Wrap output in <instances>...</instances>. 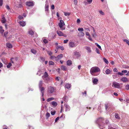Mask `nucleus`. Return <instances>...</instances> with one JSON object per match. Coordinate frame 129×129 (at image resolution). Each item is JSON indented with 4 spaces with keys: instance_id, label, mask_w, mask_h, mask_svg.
I'll use <instances>...</instances> for the list:
<instances>
[{
    "instance_id": "obj_1",
    "label": "nucleus",
    "mask_w": 129,
    "mask_h": 129,
    "mask_svg": "<svg viewBox=\"0 0 129 129\" xmlns=\"http://www.w3.org/2000/svg\"><path fill=\"white\" fill-rule=\"evenodd\" d=\"M95 123L98 124V126L101 129H102L101 126L103 127L105 124H108L109 121L107 119H104L102 117H100L98 119L95 121Z\"/></svg>"
},
{
    "instance_id": "obj_2",
    "label": "nucleus",
    "mask_w": 129,
    "mask_h": 129,
    "mask_svg": "<svg viewBox=\"0 0 129 129\" xmlns=\"http://www.w3.org/2000/svg\"><path fill=\"white\" fill-rule=\"evenodd\" d=\"M100 69L98 67H94L90 69V72L91 75L95 76L94 73H96L100 71Z\"/></svg>"
},
{
    "instance_id": "obj_3",
    "label": "nucleus",
    "mask_w": 129,
    "mask_h": 129,
    "mask_svg": "<svg viewBox=\"0 0 129 129\" xmlns=\"http://www.w3.org/2000/svg\"><path fill=\"white\" fill-rule=\"evenodd\" d=\"M112 86L113 87L117 88H120V84L116 82H113L112 83Z\"/></svg>"
},
{
    "instance_id": "obj_4",
    "label": "nucleus",
    "mask_w": 129,
    "mask_h": 129,
    "mask_svg": "<svg viewBox=\"0 0 129 129\" xmlns=\"http://www.w3.org/2000/svg\"><path fill=\"white\" fill-rule=\"evenodd\" d=\"M54 88L52 86H50L48 89V92L49 93H52L54 92Z\"/></svg>"
},
{
    "instance_id": "obj_5",
    "label": "nucleus",
    "mask_w": 129,
    "mask_h": 129,
    "mask_svg": "<svg viewBox=\"0 0 129 129\" xmlns=\"http://www.w3.org/2000/svg\"><path fill=\"white\" fill-rule=\"evenodd\" d=\"M76 43L72 41H70L69 43V46L70 47L73 48L77 46Z\"/></svg>"
},
{
    "instance_id": "obj_6",
    "label": "nucleus",
    "mask_w": 129,
    "mask_h": 129,
    "mask_svg": "<svg viewBox=\"0 0 129 129\" xmlns=\"http://www.w3.org/2000/svg\"><path fill=\"white\" fill-rule=\"evenodd\" d=\"M48 75L46 72H45L44 75L42 77V78L44 80H48L49 79L48 77Z\"/></svg>"
},
{
    "instance_id": "obj_7",
    "label": "nucleus",
    "mask_w": 129,
    "mask_h": 129,
    "mask_svg": "<svg viewBox=\"0 0 129 129\" xmlns=\"http://www.w3.org/2000/svg\"><path fill=\"white\" fill-rule=\"evenodd\" d=\"M73 56L75 58H78L81 55L79 52L75 51L74 52Z\"/></svg>"
},
{
    "instance_id": "obj_8",
    "label": "nucleus",
    "mask_w": 129,
    "mask_h": 129,
    "mask_svg": "<svg viewBox=\"0 0 129 129\" xmlns=\"http://www.w3.org/2000/svg\"><path fill=\"white\" fill-rule=\"evenodd\" d=\"M63 24H64V23L63 21L61 20H60V22L58 24V25L61 28L62 30H64V28H62Z\"/></svg>"
},
{
    "instance_id": "obj_9",
    "label": "nucleus",
    "mask_w": 129,
    "mask_h": 129,
    "mask_svg": "<svg viewBox=\"0 0 129 129\" xmlns=\"http://www.w3.org/2000/svg\"><path fill=\"white\" fill-rule=\"evenodd\" d=\"M26 5L27 6L31 7L34 5V4L33 2L27 1L26 3Z\"/></svg>"
},
{
    "instance_id": "obj_10",
    "label": "nucleus",
    "mask_w": 129,
    "mask_h": 129,
    "mask_svg": "<svg viewBox=\"0 0 129 129\" xmlns=\"http://www.w3.org/2000/svg\"><path fill=\"white\" fill-rule=\"evenodd\" d=\"M39 88L40 91L42 93V96H44V92L45 88L44 87H41Z\"/></svg>"
},
{
    "instance_id": "obj_11",
    "label": "nucleus",
    "mask_w": 129,
    "mask_h": 129,
    "mask_svg": "<svg viewBox=\"0 0 129 129\" xmlns=\"http://www.w3.org/2000/svg\"><path fill=\"white\" fill-rule=\"evenodd\" d=\"M50 58L52 60L57 61V57L54 55H51Z\"/></svg>"
},
{
    "instance_id": "obj_12",
    "label": "nucleus",
    "mask_w": 129,
    "mask_h": 129,
    "mask_svg": "<svg viewBox=\"0 0 129 129\" xmlns=\"http://www.w3.org/2000/svg\"><path fill=\"white\" fill-rule=\"evenodd\" d=\"M64 106L66 108V111H69L70 110V107L69 105L66 104H64Z\"/></svg>"
},
{
    "instance_id": "obj_13",
    "label": "nucleus",
    "mask_w": 129,
    "mask_h": 129,
    "mask_svg": "<svg viewBox=\"0 0 129 129\" xmlns=\"http://www.w3.org/2000/svg\"><path fill=\"white\" fill-rule=\"evenodd\" d=\"M49 5L48 4H46L45 6V11H47V12L46 13V14H47L48 13V11Z\"/></svg>"
},
{
    "instance_id": "obj_14",
    "label": "nucleus",
    "mask_w": 129,
    "mask_h": 129,
    "mask_svg": "<svg viewBox=\"0 0 129 129\" xmlns=\"http://www.w3.org/2000/svg\"><path fill=\"white\" fill-rule=\"evenodd\" d=\"M92 81L94 84H96L98 81V80L96 78H94L93 80H92Z\"/></svg>"
},
{
    "instance_id": "obj_15",
    "label": "nucleus",
    "mask_w": 129,
    "mask_h": 129,
    "mask_svg": "<svg viewBox=\"0 0 129 129\" xmlns=\"http://www.w3.org/2000/svg\"><path fill=\"white\" fill-rule=\"evenodd\" d=\"M19 23L20 25L22 26H24L25 25V23L24 21H20L19 22Z\"/></svg>"
},
{
    "instance_id": "obj_16",
    "label": "nucleus",
    "mask_w": 129,
    "mask_h": 129,
    "mask_svg": "<svg viewBox=\"0 0 129 129\" xmlns=\"http://www.w3.org/2000/svg\"><path fill=\"white\" fill-rule=\"evenodd\" d=\"M121 80L123 82H126L128 81L127 78L126 77L122 78L121 79Z\"/></svg>"
},
{
    "instance_id": "obj_17",
    "label": "nucleus",
    "mask_w": 129,
    "mask_h": 129,
    "mask_svg": "<svg viewBox=\"0 0 129 129\" xmlns=\"http://www.w3.org/2000/svg\"><path fill=\"white\" fill-rule=\"evenodd\" d=\"M63 55L62 54H61L58 55L57 57V61L61 59L63 57Z\"/></svg>"
},
{
    "instance_id": "obj_18",
    "label": "nucleus",
    "mask_w": 129,
    "mask_h": 129,
    "mask_svg": "<svg viewBox=\"0 0 129 129\" xmlns=\"http://www.w3.org/2000/svg\"><path fill=\"white\" fill-rule=\"evenodd\" d=\"M85 48L87 50L88 52L89 53H90L91 50L90 48L89 47L86 46L85 47Z\"/></svg>"
},
{
    "instance_id": "obj_19",
    "label": "nucleus",
    "mask_w": 129,
    "mask_h": 129,
    "mask_svg": "<svg viewBox=\"0 0 129 129\" xmlns=\"http://www.w3.org/2000/svg\"><path fill=\"white\" fill-rule=\"evenodd\" d=\"M57 33L59 36H63V33L60 31H57Z\"/></svg>"
},
{
    "instance_id": "obj_20",
    "label": "nucleus",
    "mask_w": 129,
    "mask_h": 129,
    "mask_svg": "<svg viewBox=\"0 0 129 129\" xmlns=\"http://www.w3.org/2000/svg\"><path fill=\"white\" fill-rule=\"evenodd\" d=\"M105 72L106 74H109L111 73V71L109 69H107L105 71Z\"/></svg>"
},
{
    "instance_id": "obj_21",
    "label": "nucleus",
    "mask_w": 129,
    "mask_h": 129,
    "mask_svg": "<svg viewBox=\"0 0 129 129\" xmlns=\"http://www.w3.org/2000/svg\"><path fill=\"white\" fill-rule=\"evenodd\" d=\"M71 87V84L68 83L66 84L65 85V88H67L68 89H69V88H70Z\"/></svg>"
},
{
    "instance_id": "obj_22",
    "label": "nucleus",
    "mask_w": 129,
    "mask_h": 129,
    "mask_svg": "<svg viewBox=\"0 0 129 129\" xmlns=\"http://www.w3.org/2000/svg\"><path fill=\"white\" fill-rule=\"evenodd\" d=\"M78 34L79 36L82 37L84 36L85 35L84 33L83 32H80Z\"/></svg>"
},
{
    "instance_id": "obj_23",
    "label": "nucleus",
    "mask_w": 129,
    "mask_h": 129,
    "mask_svg": "<svg viewBox=\"0 0 129 129\" xmlns=\"http://www.w3.org/2000/svg\"><path fill=\"white\" fill-rule=\"evenodd\" d=\"M43 83V81H39V88H40L42 86Z\"/></svg>"
},
{
    "instance_id": "obj_24",
    "label": "nucleus",
    "mask_w": 129,
    "mask_h": 129,
    "mask_svg": "<svg viewBox=\"0 0 129 129\" xmlns=\"http://www.w3.org/2000/svg\"><path fill=\"white\" fill-rule=\"evenodd\" d=\"M109 104L108 103H107L105 104V109L106 110L109 108Z\"/></svg>"
},
{
    "instance_id": "obj_25",
    "label": "nucleus",
    "mask_w": 129,
    "mask_h": 129,
    "mask_svg": "<svg viewBox=\"0 0 129 129\" xmlns=\"http://www.w3.org/2000/svg\"><path fill=\"white\" fill-rule=\"evenodd\" d=\"M72 61L70 60H68L67 61V64L68 66H70L72 64Z\"/></svg>"
},
{
    "instance_id": "obj_26",
    "label": "nucleus",
    "mask_w": 129,
    "mask_h": 129,
    "mask_svg": "<svg viewBox=\"0 0 129 129\" xmlns=\"http://www.w3.org/2000/svg\"><path fill=\"white\" fill-rule=\"evenodd\" d=\"M52 104L54 106H56L57 105V103L54 101H53L52 102Z\"/></svg>"
},
{
    "instance_id": "obj_27",
    "label": "nucleus",
    "mask_w": 129,
    "mask_h": 129,
    "mask_svg": "<svg viewBox=\"0 0 129 129\" xmlns=\"http://www.w3.org/2000/svg\"><path fill=\"white\" fill-rule=\"evenodd\" d=\"M54 99V98H50L48 99L47 100V101L48 102H49L53 100Z\"/></svg>"
},
{
    "instance_id": "obj_28",
    "label": "nucleus",
    "mask_w": 129,
    "mask_h": 129,
    "mask_svg": "<svg viewBox=\"0 0 129 129\" xmlns=\"http://www.w3.org/2000/svg\"><path fill=\"white\" fill-rule=\"evenodd\" d=\"M61 69L63 70H66L67 69V68L66 66H61Z\"/></svg>"
},
{
    "instance_id": "obj_29",
    "label": "nucleus",
    "mask_w": 129,
    "mask_h": 129,
    "mask_svg": "<svg viewBox=\"0 0 129 129\" xmlns=\"http://www.w3.org/2000/svg\"><path fill=\"white\" fill-rule=\"evenodd\" d=\"M9 48H11L12 47V45L10 43H7L6 45Z\"/></svg>"
},
{
    "instance_id": "obj_30",
    "label": "nucleus",
    "mask_w": 129,
    "mask_h": 129,
    "mask_svg": "<svg viewBox=\"0 0 129 129\" xmlns=\"http://www.w3.org/2000/svg\"><path fill=\"white\" fill-rule=\"evenodd\" d=\"M2 22L3 23H5L6 22V19L4 17H3L2 20Z\"/></svg>"
},
{
    "instance_id": "obj_31",
    "label": "nucleus",
    "mask_w": 129,
    "mask_h": 129,
    "mask_svg": "<svg viewBox=\"0 0 129 129\" xmlns=\"http://www.w3.org/2000/svg\"><path fill=\"white\" fill-rule=\"evenodd\" d=\"M29 34L31 35H33L34 34V33L32 30H29L28 31Z\"/></svg>"
},
{
    "instance_id": "obj_32",
    "label": "nucleus",
    "mask_w": 129,
    "mask_h": 129,
    "mask_svg": "<svg viewBox=\"0 0 129 129\" xmlns=\"http://www.w3.org/2000/svg\"><path fill=\"white\" fill-rule=\"evenodd\" d=\"M115 116L116 118L118 119H120V118L118 114L117 113H116L115 114Z\"/></svg>"
},
{
    "instance_id": "obj_33",
    "label": "nucleus",
    "mask_w": 129,
    "mask_h": 129,
    "mask_svg": "<svg viewBox=\"0 0 129 129\" xmlns=\"http://www.w3.org/2000/svg\"><path fill=\"white\" fill-rule=\"evenodd\" d=\"M63 99L66 102L68 101V98L67 96H65L63 98Z\"/></svg>"
},
{
    "instance_id": "obj_34",
    "label": "nucleus",
    "mask_w": 129,
    "mask_h": 129,
    "mask_svg": "<svg viewBox=\"0 0 129 129\" xmlns=\"http://www.w3.org/2000/svg\"><path fill=\"white\" fill-rule=\"evenodd\" d=\"M103 60L104 62H105L107 64H108L109 63L108 61L105 58H103Z\"/></svg>"
},
{
    "instance_id": "obj_35",
    "label": "nucleus",
    "mask_w": 129,
    "mask_h": 129,
    "mask_svg": "<svg viewBox=\"0 0 129 129\" xmlns=\"http://www.w3.org/2000/svg\"><path fill=\"white\" fill-rule=\"evenodd\" d=\"M54 64V63L52 61H49V65H53Z\"/></svg>"
},
{
    "instance_id": "obj_36",
    "label": "nucleus",
    "mask_w": 129,
    "mask_h": 129,
    "mask_svg": "<svg viewBox=\"0 0 129 129\" xmlns=\"http://www.w3.org/2000/svg\"><path fill=\"white\" fill-rule=\"evenodd\" d=\"M78 30L79 31L82 32L84 31V29L82 28H80L78 29Z\"/></svg>"
},
{
    "instance_id": "obj_37",
    "label": "nucleus",
    "mask_w": 129,
    "mask_h": 129,
    "mask_svg": "<svg viewBox=\"0 0 129 129\" xmlns=\"http://www.w3.org/2000/svg\"><path fill=\"white\" fill-rule=\"evenodd\" d=\"M123 41L126 42V43L129 46V41L127 39H124L123 40Z\"/></svg>"
},
{
    "instance_id": "obj_38",
    "label": "nucleus",
    "mask_w": 129,
    "mask_h": 129,
    "mask_svg": "<svg viewBox=\"0 0 129 129\" xmlns=\"http://www.w3.org/2000/svg\"><path fill=\"white\" fill-rule=\"evenodd\" d=\"M95 44L99 49L102 50L101 47L97 43H95Z\"/></svg>"
},
{
    "instance_id": "obj_39",
    "label": "nucleus",
    "mask_w": 129,
    "mask_h": 129,
    "mask_svg": "<svg viewBox=\"0 0 129 129\" xmlns=\"http://www.w3.org/2000/svg\"><path fill=\"white\" fill-rule=\"evenodd\" d=\"M43 42L45 44H46L48 42V41L46 39H44L43 40Z\"/></svg>"
},
{
    "instance_id": "obj_40",
    "label": "nucleus",
    "mask_w": 129,
    "mask_h": 129,
    "mask_svg": "<svg viewBox=\"0 0 129 129\" xmlns=\"http://www.w3.org/2000/svg\"><path fill=\"white\" fill-rule=\"evenodd\" d=\"M31 51L32 53L34 54H36V51L34 49H31Z\"/></svg>"
},
{
    "instance_id": "obj_41",
    "label": "nucleus",
    "mask_w": 129,
    "mask_h": 129,
    "mask_svg": "<svg viewBox=\"0 0 129 129\" xmlns=\"http://www.w3.org/2000/svg\"><path fill=\"white\" fill-rule=\"evenodd\" d=\"M47 53L50 56L52 54V53L50 51H47Z\"/></svg>"
},
{
    "instance_id": "obj_42",
    "label": "nucleus",
    "mask_w": 129,
    "mask_h": 129,
    "mask_svg": "<svg viewBox=\"0 0 129 129\" xmlns=\"http://www.w3.org/2000/svg\"><path fill=\"white\" fill-rule=\"evenodd\" d=\"M12 66V64L11 63H9L8 65L7 66V67L8 68H10V67H11V66Z\"/></svg>"
},
{
    "instance_id": "obj_43",
    "label": "nucleus",
    "mask_w": 129,
    "mask_h": 129,
    "mask_svg": "<svg viewBox=\"0 0 129 129\" xmlns=\"http://www.w3.org/2000/svg\"><path fill=\"white\" fill-rule=\"evenodd\" d=\"M50 114L48 112H47L46 114V116L47 117V118H48L50 116Z\"/></svg>"
},
{
    "instance_id": "obj_44",
    "label": "nucleus",
    "mask_w": 129,
    "mask_h": 129,
    "mask_svg": "<svg viewBox=\"0 0 129 129\" xmlns=\"http://www.w3.org/2000/svg\"><path fill=\"white\" fill-rule=\"evenodd\" d=\"M64 15L65 16H69L70 15V13H64Z\"/></svg>"
},
{
    "instance_id": "obj_45",
    "label": "nucleus",
    "mask_w": 129,
    "mask_h": 129,
    "mask_svg": "<svg viewBox=\"0 0 129 129\" xmlns=\"http://www.w3.org/2000/svg\"><path fill=\"white\" fill-rule=\"evenodd\" d=\"M125 89L127 90H128L129 89V85H127L125 86Z\"/></svg>"
},
{
    "instance_id": "obj_46",
    "label": "nucleus",
    "mask_w": 129,
    "mask_h": 129,
    "mask_svg": "<svg viewBox=\"0 0 129 129\" xmlns=\"http://www.w3.org/2000/svg\"><path fill=\"white\" fill-rule=\"evenodd\" d=\"M96 52L97 53L99 54H100V52L99 50V49H98L97 48H96Z\"/></svg>"
},
{
    "instance_id": "obj_47",
    "label": "nucleus",
    "mask_w": 129,
    "mask_h": 129,
    "mask_svg": "<svg viewBox=\"0 0 129 129\" xmlns=\"http://www.w3.org/2000/svg\"><path fill=\"white\" fill-rule=\"evenodd\" d=\"M99 13L101 14L102 15H104V13L102 11H100Z\"/></svg>"
},
{
    "instance_id": "obj_48",
    "label": "nucleus",
    "mask_w": 129,
    "mask_h": 129,
    "mask_svg": "<svg viewBox=\"0 0 129 129\" xmlns=\"http://www.w3.org/2000/svg\"><path fill=\"white\" fill-rule=\"evenodd\" d=\"M4 30L3 29H0V32L2 34H3Z\"/></svg>"
},
{
    "instance_id": "obj_49",
    "label": "nucleus",
    "mask_w": 129,
    "mask_h": 129,
    "mask_svg": "<svg viewBox=\"0 0 129 129\" xmlns=\"http://www.w3.org/2000/svg\"><path fill=\"white\" fill-rule=\"evenodd\" d=\"M51 114L52 115H54V114H55V111H53V112L51 111Z\"/></svg>"
},
{
    "instance_id": "obj_50",
    "label": "nucleus",
    "mask_w": 129,
    "mask_h": 129,
    "mask_svg": "<svg viewBox=\"0 0 129 129\" xmlns=\"http://www.w3.org/2000/svg\"><path fill=\"white\" fill-rule=\"evenodd\" d=\"M127 72V70H123V71H122L121 72V73H126Z\"/></svg>"
},
{
    "instance_id": "obj_51",
    "label": "nucleus",
    "mask_w": 129,
    "mask_h": 129,
    "mask_svg": "<svg viewBox=\"0 0 129 129\" xmlns=\"http://www.w3.org/2000/svg\"><path fill=\"white\" fill-rule=\"evenodd\" d=\"M117 74L118 75H119L121 76H122L123 75V74L121 72V73L120 72H119Z\"/></svg>"
},
{
    "instance_id": "obj_52",
    "label": "nucleus",
    "mask_w": 129,
    "mask_h": 129,
    "mask_svg": "<svg viewBox=\"0 0 129 129\" xmlns=\"http://www.w3.org/2000/svg\"><path fill=\"white\" fill-rule=\"evenodd\" d=\"M3 4V1L2 0H0V6H1Z\"/></svg>"
},
{
    "instance_id": "obj_53",
    "label": "nucleus",
    "mask_w": 129,
    "mask_h": 129,
    "mask_svg": "<svg viewBox=\"0 0 129 129\" xmlns=\"http://www.w3.org/2000/svg\"><path fill=\"white\" fill-rule=\"evenodd\" d=\"M8 34V32L7 31V32H5V33H4V36L6 37H7V35Z\"/></svg>"
},
{
    "instance_id": "obj_54",
    "label": "nucleus",
    "mask_w": 129,
    "mask_h": 129,
    "mask_svg": "<svg viewBox=\"0 0 129 129\" xmlns=\"http://www.w3.org/2000/svg\"><path fill=\"white\" fill-rule=\"evenodd\" d=\"M63 110V106H62V105H61V110L60 111V113H61L62 112Z\"/></svg>"
},
{
    "instance_id": "obj_55",
    "label": "nucleus",
    "mask_w": 129,
    "mask_h": 129,
    "mask_svg": "<svg viewBox=\"0 0 129 129\" xmlns=\"http://www.w3.org/2000/svg\"><path fill=\"white\" fill-rule=\"evenodd\" d=\"M64 47L63 46H60V49L62 50H64Z\"/></svg>"
},
{
    "instance_id": "obj_56",
    "label": "nucleus",
    "mask_w": 129,
    "mask_h": 129,
    "mask_svg": "<svg viewBox=\"0 0 129 129\" xmlns=\"http://www.w3.org/2000/svg\"><path fill=\"white\" fill-rule=\"evenodd\" d=\"M112 77H113L114 79H115L117 78V75H113Z\"/></svg>"
},
{
    "instance_id": "obj_57",
    "label": "nucleus",
    "mask_w": 129,
    "mask_h": 129,
    "mask_svg": "<svg viewBox=\"0 0 129 129\" xmlns=\"http://www.w3.org/2000/svg\"><path fill=\"white\" fill-rule=\"evenodd\" d=\"M69 40H66L64 41V44L67 43L68 41Z\"/></svg>"
},
{
    "instance_id": "obj_58",
    "label": "nucleus",
    "mask_w": 129,
    "mask_h": 129,
    "mask_svg": "<svg viewBox=\"0 0 129 129\" xmlns=\"http://www.w3.org/2000/svg\"><path fill=\"white\" fill-rule=\"evenodd\" d=\"M87 1L89 4H90L91 3L92 0H87Z\"/></svg>"
},
{
    "instance_id": "obj_59",
    "label": "nucleus",
    "mask_w": 129,
    "mask_h": 129,
    "mask_svg": "<svg viewBox=\"0 0 129 129\" xmlns=\"http://www.w3.org/2000/svg\"><path fill=\"white\" fill-rule=\"evenodd\" d=\"M77 23H79L80 22V20L79 19H77Z\"/></svg>"
},
{
    "instance_id": "obj_60",
    "label": "nucleus",
    "mask_w": 129,
    "mask_h": 129,
    "mask_svg": "<svg viewBox=\"0 0 129 129\" xmlns=\"http://www.w3.org/2000/svg\"><path fill=\"white\" fill-rule=\"evenodd\" d=\"M19 19H21L23 18V17L22 16L20 15L19 16Z\"/></svg>"
},
{
    "instance_id": "obj_61",
    "label": "nucleus",
    "mask_w": 129,
    "mask_h": 129,
    "mask_svg": "<svg viewBox=\"0 0 129 129\" xmlns=\"http://www.w3.org/2000/svg\"><path fill=\"white\" fill-rule=\"evenodd\" d=\"M59 117H57L55 120V122L59 120Z\"/></svg>"
},
{
    "instance_id": "obj_62",
    "label": "nucleus",
    "mask_w": 129,
    "mask_h": 129,
    "mask_svg": "<svg viewBox=\"0 0 129 129\" xmlns=\"http://www.w3.org/2000/svg\"><path fill=\"white\" fill-rule=\"evenodd\" d=\"M85 35L86 36H88L90 35L89 34L88 32H86L85 33Z\"/></svg>"
},
{
    "instance_id": "obj_63",
    "label": "nucleus",
    "mask_w": 129,
    "mask_h": 129,
    "mask_svg": "<svg viewBox=\"0 0 129 129\" xmlns=\"http://www.w3.org/2000/svg\"><path fill=\"white\" fill-rule=\"evenodd\" d=\"M6 8L8 10H9L10 9V8H9V6L8 5H6Z\"/></svg>"
},
{
    "instance_id": "obj_64",
    "label": "nucleus",
    "mask_w": 129,
    "mask_h": 129,
    "mask_svg": "<svg viewBox=\"0 0 129 129\" xmlns=\"http://www.w3.org/2000/svg\"><path fill=\"white\" fill-rule=\"evenodd\" d=\"M51 8L52 9H54V5H52L51 6Z\"/></svg>"
}]
</instances>
